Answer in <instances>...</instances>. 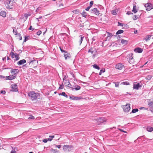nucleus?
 Returning <instances> with one entry per match:
<instances>
[{
	"mask_svg": "<svg viewBox=\"0 0 153 153\" xmlns=\"http://www.w3.org/2000/svg\"><path fill=\"white\" fill-rule=\"evenodd\" d=\"M28 96L30 97L32 100H36L39 99L40 97V94L38 93H35L34 91L30 92L28 93Z\"/></svg>",
	"mask_w": 153,
	"mask_h": 153,
	"instance_id": "f257e3e1",
	"label": "nucleus"
},
{
	"mask_svg": "<svg viewBox=\"0 0 153 153\" xmlns=\"http://www.w3.org/2000/svg\"><path fill=\"white\" fill-rule=\"evenodd\" d=\"M14 2H11L10 0H6L4 2L6 7L8 9H12L13 7Z\"/></svg>",
	"mask_w": 153,
	"mask_h": 153,
	"instance_id": "f03ea898",
	"label": "nucleus"
},
{
	"mask_svg": "<svg viewBox=\"0 0 153 153\" xmlns=\"http://www.w3.org/2000/svg\"><path fill=\"white\" fill-rule=\"evenodd\" d=\"M10 55L12 58H13L14 57H15V58L14 59L15 62L18 60L20 58L18 54L16 53H14L12 51L10 53Z\"/></svg>",
	"mask_w": 153,
	"mask_h": 153,
	"instance_id": "7ed1b4c3",
	"label": "nucleus"
},
{
	"mask_svg": "<svg viewBox=\"0 0 153 153\" xmlns=\"http://www.w3.org/2000/svg\"><path fill=\"white\" fill-rule=\"evenodd\" d=\"M133 54L132 53H130L128 54L127 57L128 58V62L130 64L133 63L134 62V60L133 56Z\"/></svg>",
	"mask_w": 153,
	"mask_h": 153,
	"instance_id": "20e7f679",
	"label": "nucleus"
},
{
	"mask_svg": "<svg viewBox=\"0 0 153 153\" xmlns=\"http://www.w3.org/2000/svg\"><path fill=\"white\" fill-rule=\"evenodd\" d=\"M144 6L146 8V10L147 11H149L153 9V5L150 3L145 4Z\"/></svg>",
	"mask_w": 153,
	"mask_h": 153,
	"instance_id": "39448f33",
	"label": "nucleus"
},
{
	"mask_svg": "<svg viewBox=\"0 0 153 153\" xmlns=\"http://www.w3.org/2000/svg\"><path fill=\"white\" fill-rule=\"evenodd\" d=\"M130 105V104L128 103L126 105L123 106V108L125 112H127L129 111L131 108Z\"/></svg>",
	"mask_w": 153,
	"mask_h": 153,
	"instance_id": "423d86ee",
	"label": "nucleus"
},
{
	"mask_svg": "<svg viewBox=\"0 0 153 153\" xmlns=\"http://www.w3.org/2000/svg\"><path fill=\"white\" fill-rule=\"evenodd\" d=\"M90 11L92 13L96 15L99 16L100 14L99 11L97 8H94L92 9Z\"/></svg>",
	"mask_w": 153,
	"mask_h": 153,
	"instance_id": "0eeeda50",
	"label": "nucleus"
},
{
	"mask_svg": "<svg viewBox=\"0 0 153 153\" xmlns=\"http://www.w3.org/2000/svg\"><path fill=\"white\" fill-rule=\"evenodd\" d=\"M124 67V65L120 63L117 64L115 66V68L116 69L120 70H122Z\"/></svg>",
	"mask_w": 153,
	"mask_h": 153,
	"instance_id": "6e6552de",
	"label": "nucleus"
},
{
	"mask_svg": "<svg viewBox=\"0 0 153 153\" xmlns=\"http://www.w3.org/2000/svg\"><path fill=\"white\" fill-rule=\"evenodd\" d=\"M11 87L12 88L11 91L14 92H17L18 91V86L17 85H11Z\"/></svg>",
	"mask_w": 153,
	"mask_h": 153,
	"instance_id": "1a4fd4ad",
	"label": "nucleus"
},
{
	"mask_svg": "<svg viewBox=\"0 0 153 153\" xmlns=\"http://www.w3.org/2000/svg\"><path fill=\"white\" fill-rule=\"evenodd\" d=\"M73 148V146L72 145H64L63 146V148L64 151H66L67 150H69V149Z\"/></svg>",
	"mask_w": 153,
	"mask_h": 153,
	"instance_id": "9d476101",
	"label": "nucleus"
},
{
	"mask_svg": "<svg viewBox=\"0 0 153 153\" xmlns=\"http://www.w3.org/2000/svg\"><path fill=\"white\" fill-rule=\"evenodd\" d=\"M148 105L150 108L151 111L153 114V101H151L150 100H149Z\"/></svg>",
	"mask_w": 153,
	"mask_h": 153,
	"instance_id": "9b49d317",
	"label": "nucleus"
},
{
	"mask_svg": "<svg viewBox=\"0 0 153 153\" xmlns=\"http://www.w3.org/2000/svg\"><path fill=\"white\" fill-rule=\"evenodd\" d=\"M64 55L65 60L70 59L71 58V55L67 51H66V52L64 53Z\"/></svg>",
	"mask_w": 153,
	"mask_h": 153,
	"instance_id": "f8f14e48",
	"label": "nucleus"
},
{
	"mask_svg": "<svg viewBox=\"0 0 153 153\" xmlns=\"http://www.w3.org/2000/svg\"><path fill=\"white\" fill-rule=\"evenodd\" d=\"M106 119L103 117H100L99 119H98V123H103L104 122H105L106 121Z\"/></svg>",
	"mask_w": 153,
	"mask_h": 153,
	"instance_id": "ddd939ff",
	"label": "nucleus"
},
{
	"mask_svg": "<svg viewBox=\"0 0 153 153\" xmlns=\"http://www.w3.org/2000/svg\"><path fill=\"white\" fill-rule=\"evenodd\" d=\"M142 85H140L139 83L134 84L133 88L134 89L138 90L140 87H141Z\"/></svg>",
	"mask_w": 153,
	"mask_h": 153,
	"instance_id": "4468645a",
	"label": "nucleus"
},
{
	"mask_svg": "<svg viewBox=\"0 0 153 153\" xmlns=\"http://www.w3.org/2000/svg\"><path fill=\"white\" fill-rule=\"evenodd\" d=\"M134 51L137 53H140L143 51V49L140 48H137L134 49Z\"/></svg>",
	"mask_w": 153,
	"mask_h": 153,
	"instance_id": "2eb2a0df",
	"label": "nucleus"
},
{
	"mask_svg": "<svg viewBox=\"0 0 153 153\" xmlns=\"http://www.w3.org/2000/svg\"><path fill=\"white\" fill-rule=\"evenodd\" d=\"M16 76L12 75H10L9 76H6L5 77V79L6 80L9 79L10 80H12L13 79H14L16 77Z\"/></svg>",
	"mask_w": 153,
	"mask_h": 153,
	"instance_id": "dca6fc26",
	"label": "nucleus"
},
{
	"mask_svg": "<svg viewBox=\"0 0 153 153\" xmlns=\"http://www.w3.org/2000/svg\"><path fill=\"white\" fill-rule=\"evenodd\" d=\"M70 99H72L74 100H79L82 99L81 97H78L73 96H70Z\"/></svg>",
	"mask_w": 153,
	"mask_h": 153,
	"instance_id": "f3484780",
	"label": "nucleus"
},
{
	"mask_svg": "<svg viewBox=\"0 0 153 153\" xmlns=\"http://www.w3.org/2000/svg\"><path fill=\"white\" fill-rule=\"evenodd\" d=\"M26 62V60L25 59H22L18 61L17 62V64L18 65H22Z\"/></svg>",
	"mask_w": 153,
	"mask_h": 153,
	"instance_id": "a211bd4d",
	"label": "nucleus"
},
{
	"mask_svg": "<svg viewBox=\"0 0 153 153\" xmlns=\"http://www.w3.org/2000/svg\"><path fill=\"white\" fill-rule=\"evenodd\" d=\"M19 72V70L18 69H12L10 71L11 73L15 75Z\"/></svg>",
	"mask_w": 153,
	"mask_h": 153,
	"instance_id": "6ab92c4d",
	"label": "nucleus"
},
{
	"mask_svg": "<svg viewBox=\"0 0 153 153\" xmlns=\"http://www.w3.org/2000/svg\"><path fill=\"white\" fill-rule=\"evenodd\" d=\"M146 130L149 132H151L153 131V128L152 127L148 126L146 128Z\"/></svg>",
	"mask_w": 153,
	"mask_h": 153,
	"instance_id": "aec40b11",
	"label": "nucleus"
},
{
	"mask_svg": "<svg viewBox=\"0 0 153 153\" xmlns=\"http://www.w3.org/2000/svg\"><path fill=\"white\" fill-rule=\"evenodd\" d=\"M121 42L122 44L126 45L128 44V41L124 39H122L121 40Z\"/></svg>",
	"mask_w": 153,
	"mask_h": 153,
	"instance_id": "412c9836",
	"label": "nucleus"
},
{
	"mask_svg": "<svg viewBox=\"0 0 153 153\" xmlns=\"http://www.w3.org/2000/svg\"><path fill=\"white\" fill-rule=\"evenodd\" d=\"M65 85L66 86L69 87H70V85L71 86L70 82L66 80H65Z\"/></svg>",
	"mask_w": 153,
	"mask_h": 153,
	"instance_id": "4be33fe9",
	"label": "nucleus"
},
{
	"mask_svg": "<svg viewBox=\"0 0 153 153\" xmlns=\"http://www.w3.org/2000/svg\"><path fill=\"white\" fill-rule=\"evenodd\" d=\"M132 11L134 13H135L137 11V10H136V6L135 4H133V7Z\"/></svg>",
	"mask_w": 153,
	"mask_h": 153,
	"instance_id": "5701e85b",
	"label": "nucleus"
},
{
	"mask_svg": "<svg viewBox=\"0 0 153 153\" xmlns=\"http://www.w3.org/2000/svg\"><path fill=\"white\" fill-rule=\"evenodd\" d=\"M0 15L3 17H4L6 16V13L4 11H2L0 13Z\"/></svg>",
	"mask_w": 153,
	"mask_h": 153,
	"instance_id": "b1692460",
	"label": "nucleus"
},
{
	"mask_svg": "<svg viewBox=\"0 0 153 153\" xmlns=\"http://www.w3.org/2000/svg\"><path fill=\"white\" fill-rule=\"evenodd\" d=\"M79 37H80V39L79 41V42L80 43V45L82 43V42L83 40L84 36L82 35H80L79 36Z\"/></svg>",
	"mask_w": 153,
	"mask_h": 153,
	"instance_id": "393cba45",
	"label": "nucleus"
},
{
	"mask_svg": "<svg viewBox=\"0 0 153 153\" xmlns=\"http://www.w3.org/2000/svg\"><path fill=\"white\" fill-rule=\"evenodd\" d=\"M81 14L83 17H85V18H86L87 15V13L85 11H83Z\"/></svg>",
	"mask_w": 153,
	"mask_h": 153,
	"instance_id": "a878e982",
	"label": "nucleus"
},
{
	"mask_svg": "<svg viewBox=\"0 0 153 153\" xmlns=\"http://www.w3.org/2000/svg\"><path fill=\"white\" fill-rule=\"evenodd\" d=\"M93 68L95 69H98V70H100V67L96 64H94L93 65Z\"/></svg>",
	"mask_w": 153,
	"mask_h": 153,
	"instance_id": "bb28decb",
	"label": "nucleus"
},
{
	"mask_svg": "<svg viewBox=\"0 0 153 153\" xmlns=\"http://www.w3.org/2000/svg\"><path fill=\"white\" fill-rule=\"evenodd\" d=\"M59 95L63 96L66 98H67L68 97V96L65 93V92H62V93L59 94Z\"/></svg>",
	"mask_w": 153,
	"mask_h": 153,
	"instance_id": "cd10ccee",
	"label": "nucleus"
},
{
	"mask_svg": "<svg viewBox=\"0 0 153 153\" xmlns=\"http://www.w3.org/2000/svg\"><path fill=\"white\" fill-rule=\"evenodd\" d=\"M124 32L123 30H119L116 33V34L118 35L119 34L123 33Z\"/></svg>",
	"mask_w": 153,
	"mask_h": 153,
	"instance_id": "c85d7f7f",
	"label": "nucleus"
},
{
	"mask_svg": "<svg viewBox=\"0 0 153 153\" xmlns=\"http://www.w3.org/2000/svg\"><path fill=\"white\" fill-rule=\"evenodd\" d=\"M54 137V135H50L49 136V138H48V141H51Z\"/></svg>",
	"mask_w": 153,
	"mask_h": 153,
	"instance_id": "c756f323",
	"label": "nucleus"
},
{
	"mask_svg": "<svg viewBox=\"0 0 153 153\" xmlns=\"http://www.w3.org/2000/svg\"><path fill=\"white\" fill-rule=\"evenodd\" d=\"M38 62V61L36 60H31L29 62L30 64H35Z\"/></svg>",
	"mask_w": 153,
	"mask_h": 153,
	"instance_id": "7c9ffc66",
	"label": "nucleus"
},
{
	"mask_svg": "<svg viewBox=\"0 0 153 153\" xmlns=\"http://www.w3.org/2000/svg\"><path fill=\"white\" fill-rule=\"evenodd\" d=\"M152 78V76L151 75H149L147 76L146 77V79L147 80H150Z\"/></svg>",
	"mask_w": 153,
	"mask_h": 153,
	"instance_id": "2f4dec72",
	"label": "nucleus"
},
{
	"mask_svg": "<svg viewBox=\"0 0 153 153\" xmlns=\"http://www.w3.org/2000/svg\"><path fill=\"white\" fill-rule=\"evenodd\" d=\"M138 111V109L137 108H135L134 109H133L131 111L132 113H134L136 112H137Z\"/></svg>",
	"mask_w": 153,
	"mask_h": 153,
	"instance_id": "473e14b6",
	"label": "nucleus"
},
{
	"mask_svg": "<svg viewBox=\"0 0 153 153\" xmlns=\"http://www.w3.org/2000/svg\"><path fill=\"white\" fill-rule=\"evenodd\" d=\"M88 53H91V54H93L94 52V51H93V48H90L88 51Z\"/></svg>",
	"mask_w": 153,
	"mask_h": 153,
	"instance_id": "72a5a7b5",
	"label": "nucleus"
},
{
	"mask_svg": "<svg viewBox=\"0 0 153 153\" xmlns=\"http://www.w3.org/2000/svg\"><path fill=\"white\" fill-rule=\"evenodd\" d=\"M80 88H81V87H80V86L77 85L76 86V87L74 88V89L76 90L77 91V90H79L80 89Z\"/></svg>",
	"mask_w": 153,
	"mask_h": 153,
	"instance_id": "f704fd0d",
	"label": "nucleus"
},
{
	"mask_svg": "<svg viewBox=\"0 0 153 153\" xmlns=\"http://www.w3.org/2000/svg\"><path fill=\"white\" fill-rule=\"evenodd\" d=\"M138 19V17L137 15H134L133 17H132V19L134 20H137Z\"/></svg>",
	"mask_w": 153,
	"mask_h": 153,
	"instance_id": "c9c22d12",
	"label": "nucleus"
},
{
	"mask_svg": "<svg viewBox=\"0 0 153 153\" xmlns=\"http://www.w3.org/2000/svg\"><path fill=\"white\" fill-rule=\"evenodd\" d=\"M18 38L20 40H22V38L21 35L20 33H19L17 36Z\"/></svg>",
	"mask_w": 153,
	"mask_h": 153,
	"instance_id": "e433bc0d",
	"label": "nucleus"
},
{
	"mask_svg": "<svg viewBox=\"0 0 153 153\" xmlns=\"http://www.w3.org/2000/svg\"><path fill=\"white\" fill-rule=\"evenodd\" d=\"M13 32L15 35L17 34V31L16 28L13 29Z\"/></svg>",
	"mask_w": 153,
	"mask_h": 153,
	"instance_id": "4c0bfd02",
	"label": "nucleus"
},
{
	"mask_svg": "<svg viewBox=\"0 0 153 153\" xmlns=\"http://www.w3.org/2000/svg\"><path fill=\"white\" fill-rule=\"evenodd\" d=\"M122 84H123L124 85H127L129 84V83L128 82L126 81L122 82Z\"/></svg>",
	"mask_w": 153,
	"mask_h": 153,
	"instance_id": "58836bf2",
	"label": "nucleus"
},
{
	"mask_svg": "<svg viewBox=\"0 0 153 153\" xmlns=\"http://www.w3.org/2000/svg\"><path fill=\"white\" fill-rule=\"evenodd\" d=\"M30 16V14H24V16L25 18L26 19H27L28 17Z\"/></svg>",
	"mask_w": 153,
	"mask_h": 153,
	"instance_id": "ea45409f",
	"label": "nucleus"
},
{
	"mask_svg": "<svg viewBox=\"0 0 153 153\" xmlns=\"http://www.w3.org/2000/svg\"><path fill=\"white\" fill-rule=\"evenodd\" d=\"M64 87V85L63 83H62V85H60V86L59 87V89H63Z\"/></svg>",
	"mask_w": 153,
	"mask_h": 153,
	"instance_id": "a19ab883",
	"label": "nucleus"
},
{
	"mask_svg": "<svg viewBox=\"0 0 153 153\" xmlns=\"http://www.w3.org/2000/svg\"><path fill=\"white\" fill-rule=\"evenodd\" d=\"M108 36L107 37L108 38V37H112L113 36V35L112 33H109L107 32Z\"/></svg>",
	"mask_w": 153,
	"mask_h": 153,
	"instance_id": "79ce46f5",
	"label": "nucleus"
},
{
	"mask_svg": "<svg viewBox=\"0 0 153 153\" xmlns=\"http://www.w3.org/2000/svg\"><path fill=\"white\" fill-rule=\"evenodd\" d=\"M112 13L114 15L117 14V11L116 10H113L112 11Z\"/></svg>",
	"mask_w": 153,
	"mask_h": 153,
	"instance_id": "37998d69",
	"label": "nucleus"
},
{
	"mask_svg": "<svg viewBox=\"0 0 153 153\" xmlns=\"http://www.w3.org/2000/svg\"><path fill=\"white\" fill-rule=\"evenodd\" d=\"M151 35H148L146 37V40H149L151 38Z\"/></svg>",
	"mask_w": 153,
	"mask_h": 153,
	"instance_id": "c03bdc74",
	"label": "nucleus"
},
{
	"mask_svg": "<svg viewBox=\"0 0 153 153\" xmlns=\"http://www.w3.org/2000/svg\"><path fill=\"white\" fill-rule=\"evenodd\" d=\"M28 36H25V38L24 40V42H26L27 41V39L28 38Z\"/></svg>",
	"mask_w": 153,
	"mask_h": 153,
	"instance_id": "a18cd8bd",
	"label": "nucleus"
},
{
	"mask_svg": "<svg viewBox=\"0 0 153 153\" xmlns=\"http://www.w3.org/2000/svg\"><path fill=\"white\" fill-rule=\"evenodd\" d=\"M124 25V24L121 23L119 22H118V26H121V27H123V26Z\"/></svg>",
	"mask_w": 153,
	"mask_h": 153,
	"instance_id": "49530a36",
	"label": "nucleus"
},
{
	"mask_svg": "<svg viewBox=\"0 0 153 153\" xmlns=\"http://www.w3.org/2000/svg\"><path fill=\"white\" fill-rule=\"evenodd\" d=\"M126 14L127 15H131L133 14V13L131 11H128L127 12Z\"/></svg>",
	"mask_w": 153,
	"mask_h": 153,
	"instance_id": "de8ad7c7",
	"label": "nucleus"
},
{
	"mask_svg": "<svg viewBox=\"0 0 153 153\" xmlns=\"http://www.w3.org/2000/svg\"><path fill=\"white\" fill-rule=\"evenodd\" d=\"M59 48H60V50L62 52H64V53L66 52V51H64V50L62 49L61 48V47H59Z\"/></svg>",
	"mask_w": 153,
	"mask_h": 153,
	"instance_id": "09e8293b",
	"label": "nucleus"
},
{
	"mask_svg": "<svg viewBox=\"0 0 153 153\" xmlns=\"http://www.w3.org/2000/svg\"><path fill=\"white\" fill-rule=\"evenodd\" d=\"M42 33V32L40 30H39L37 32L36 34L38 36H39L40 34H41Z\"/></svg>",
	"mask_w": 153,
	"mask_h": 153,
	"instance_id": "8fccbe9b",
	"label": "nucleus"
},
{
	"mask_svg": "<svg viewBox=\"0 0 153 153\" xmlns=\"http://www.w3.org/2000/svg\"><path fill=\"white\" fill-rule=\"evenodd\" d=\"M116 87H118L119 83V82H114Z\"/></svg>",
	"mask_w": 153,
	"mask_h": 153,
	"instance_id": "3c124183",
	"label": "nucleus"
},
{
	"mask_svg": "<svg viewBox=\"0 0 153 153\" xmlns=\"http://www.w3.org/2000/svg\"><path fill=\"white\" fill-rule=\"evenodd\" d=\"M118 129L121 132H124V133H127V132L126 131H124L123 130L120 129V128H118Z\"/></svg>",
	"mask_w": 153,
	"mask_h": 153,
	"instance_id": "603ef678",
	"label": "nucleus"
},
{
	"mask_svg": "<svg viewBox=\"0 0 153 153\" xmlns=\"http://www.w3.org/2000/svg\"><path fill=\"white\" fill-rule=\"evenodd\" d=\"M100 71L101 72H102V73H104L105 71V69L104 68H103L101 69Z\"/></svg>",
	"mask_w": 153,
	"mask_h": 153,
	"instance_id": "864d4df0",
	"label": "nucleus"
},
{
	"mask_svg": "<svg viewBox=\"0 0 153 153\" xmlns=\"http://www.w3.org/2000/svg\"><path fill=\"white\" fill-rule=\"evenodd\" d=\"M34 117L33 116H30L29 118H28V119H34Z\"/></svg>",
	"mask_w": 153,
	"mask_h": 153,
	"instance_id": "5fc2aeb1",
	"label": "nucleus"
},
{
	"mask_svg": "<svg viewBox=\"0 0 153 153\" xmlns=\"http://www.w3.org/2000/svg\"><path fill=\"white\" fill-rule=\"evenodd\" d=\"M48 141V140L47 139H45L43 140L42 141L43 142L45 143H47Z\"/></svg>",
	"mask_w": 153,
	"mask_h": 153,
	"instance_id": "6e6d98bb",
	"label": "nucleus"
},
{
	"mask_svg": "<svg viewBox=\"0 0 153 153\" xmlns=\"http://www.w3.org/2000/svg\"><path fill=\"white\" fill-rule=\"evenodd\" d=\"M29 29L32 30H34V28H33L32 26H30L29 28Z\"/></svg>",
	"mask_w": 153,
	"mask_h": 153,
	"instance_id": "4d7b16f0",
	"label": "nucleus"
},
{
	"mask_svg": "<svg viewBox=\"0 0 153 153\" xmlns=\"http://www.w3.org/2000/svg\"><path fill=\"white\" fill-rule=\"evenodd\" d=\"M55 146L56 147H57L59 149H60L61 147V146L60 145H55Z\"/></svg>",
	"mask_w": 153,
	"mask_h": 153,
	"instance_id": "13d9d810",
	"label": "nucleus"
},
{
	"mask_svg": "<svg viewBox=\"0 0 153 153\" xmlns=\"http://www.w3.org/2000/svg\"><path fill=\"white\" fill-rule=\"evenodd\" d=\"M1 93L4 94L6 93V91H1Z\"/></svg>",
	"mask_w": 153,
	"mask_h": 153,
	"instance_id": "bf43d9fd",
	"label": "nucleus"
},
{
	"mask_svg": "<svg viewBox=\"0 0 153 153\" xmlns=\"http://www.w3.org/2000/svg\"><path fill=\"white\" fill-rule=\"evenodd\" d=\"M94 3V1H91L90 3V4L91 5H92Z\"/></svg>",
	"mask_w": 153,
	"mask_h": 153,
	"instance_id": "052dcab7",
	"label": "nucleus"
},
{
	"mask_svg": "<svg viewBox=\"0 0 153 153\" xmlns=\"http://www.w3.org/2000/svg\"><path fill=\"white\" fill-rule=\"evenodd\" d=\"M16 152L15 150H13L10 153H15Z\"/></svg>",
	"mask_w": 153,
	"mask_h": 153,
	"instance_id": "680f3d73",
	"label": "nucleus"
},
{
	"mask_svg": "<svg viewBox=\"0 0 153 153\" xmlns=\"http://www.w3.org/2000/svg\"><path fill=\"white\" fill-rule=\"evenodd\" d=\"M90 8H89V7H88L85 9V10H86V11H88L90 9Z\"/></svg>",
	"mask_w": 153,
	"mask_h": 153,
	"instance_id": "e2e57ef3",
	"label": "nucleus"
},
{
	"mask_svg": "<svg viewBox=\"0 0 153 153\" xmlns=\"http://www.w3.org/2000/svg\"><path fill=\"white\" fill-rule=\"evenodd\" d=\"M66 76L65 75V76H64V77H63V80L64 81L65 80V79H66Z\"/></svg>",
	"mask_w": 153,
	"mask_h": 153,
	"instance_id": "0e129e2a",
	"label": "nucleus"
},
{
	"mask_svg": "<svg viewBox=\"0 0 153 153\" xmlns=\"http://www.w3.org/2000/svg\"><path fill=\"white\" fill-rule=\"evenodd\" d=\"M134 33L135 34H136L137 33V30H134Z\"/></svg>",
	"mask_w": 153,
	"mask_h": 153,
	"instance_id": "69168bd1",
	"label": "nucleus"
},
{
	"mask_svg": "<svg viewBox=\"0 0 153 153\" xmlns=\"http://www.w3.org/2000/svg\"><path fill=\"white\" fill-rule=\"evenodd\" d=\"M53 152H56L58 151V150L56 149H53Z\"/></svg>",
	"mask_w": 153,
	"mask_h": 153,
	"instance_id": "338daca9",
	"label": "nucleus"
},
{
	"mask_svg": "<svg viewBox=\"0 0 153 153\" xmlns=\"http://www.w3.org/2000/svg\"><path fill=\"white\" fill-rule=\"evenodd\" d=\"M59 6H63V4L61 3L59 4Z\"/></svg>",
	"mask_w": 153,
	"mask_h": 153,
	"instance_id": "774afa93",
	"label": "nucleus"
}]
</instances>
